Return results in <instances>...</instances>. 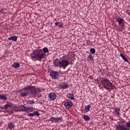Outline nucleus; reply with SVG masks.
I'll use <instances>...</instances> for the list:
<instances>
[{"label":"nucleus","mask_w":130,"mask_h":130,"mask_svg":"<svg viewBox=\"0 0 130 130\" xmlns=\"http://www.w3.org/2000/svg\"><path fill=\"white\" fill-rule=\"evenodd\" d=\"M28 91L29 94H30L32 97H36V95L39 93V89L33 86L25 87L23 88L22 91Z\"/></svg>","instance_id":"obj_1"},{"label":"nucleus","mask_w":130,"mask_h":130,"mask_svg":"<svg viewBox=\"0 0 130 130\" xmlns=\"http://www.w3.org/2000/svg\"><path fill=\"white\" fill-rule=\"evenodd\" d=\"M101 82L104 88L106 90H113L115 88L113 84L108 79H104Z\"/></svg>","instance_id":"obj_2"},{"label":"nucleus","mask_w":130,"mask_h":130,"mask_svg":"<svg viewBox=\"0 0 130 130\" xmlns=\"http://www.w3.org/2000/svg\"><path fill=\"white\" fill-rule=\"evenodd\" d=\"M36 56L37 59H39V60H41L42 58H44L45 57V53L43 52L42 50H38L36 52Z\"/></svg>","instance_id":"obj_3"},{"label":"nucleus","mask_w":130,"mask_h":130,"mask_svg":"<svg viewBox=\"0 0 130 130\" xmlns=\"http://www.w3.org/2000/svg\"><path fill=\"white\" fill-rule=\"evenodd\" d=\"M70 64V62L68 60L63 59L60 62V68L66 69Z\"/></svg>","instance_id":"obj_4"},{"label":"nucleus","mask_w":130,"mask_h":130,"mask_svg":"<svg viewBox=\"0 0 130 130\" xmlns=\"http://www.w3.org/2000/svg\"><path fill=\"white\" fill-rule=\"evenodd\" d=\"M50 76L52 79L57 80L59 77V73L55 71H51L50 74Z\"/></svg>","instance_id":"obj_5"},{"label":"nucleus","mask_w":130,"mask_h":130,"mask_svg":"<svg viewBox=\"0 0 130 130\" xmlns=\"http://www.w3.org/2000/svg\"><path fill=\"white\" fill-rule=\"evenodd\" d=\"M116 130H128V128L125 126V125H116Z\"/></svg>","instance_id":"obj_6"},{"label":"nucleus","mask_w":130,"mask_h":130,"mask_svg":"<svg viewBox=\"0 0 130 130\" xmlns=\"http://www.w3.org/2000/svg\"><path fill=\"white\" fill-rule=\"evenodd\" d=\"M49 98L50 100L53 101L56 98V94L54 92H51L49 94Z\"/></svg>","instance_id":"obj_7"},{"label":"nucleus","mask_w":130,"mask_h":130,"mask_svg":"<svg viewBox=\"0 0 130 130\" xmlns=\"http://www.w3.org/2000/svg\"><path fill=\"white\" fill-rule=\"evenodd\" d=\"M12 106H13V104L8 103L4 106L1 107V109H3V110H5L6 109H8V108H10V107H12Z\"/></svg>","instance_id":"obj_8"},{"label":"nucleus","mask_w":130,"mask_h":130,"mask_svg":"<svg viewBox=\"0 0 130 130\" xmlns=\"http://www.w3.org/2000/svg\"><path fill=\"white\" fill-rule=\"evenodd\" d=\"M20 109L19 110H15V111H16V112H20V111H26V108L27 107H25L23 105H21L19 107Z\"/></svg>","instance_id":"obj_9"},{"label":"nucleus","mask_w":130,"mask_h":130,"mask_svg":"<svg viewBox=\"0 0 130 130\" xmlns=\"http://www.w3.org/2000/svg\"><path fill=\"white\" fill-rule=\"evenodd\" d=\"M67 109H70L73 106V103L71 102H67L64 103Z\"/></svg>","instance_id":"obj_10"},{"label":"nucleus","mask_w":130,"mask_h":130,"mask_svg":"<svg viewBox=\"0 0 130 130\" xmlns=\"http://www.w3.org/2000/svg\"><path fill=\"white\" fill-rule=\"evenodd\" d=\"M116 21L119 23V26H121L123 24V19L121 17H117L116 18Z\"/></svg>","instance_id":"obj_11"},{"label":"nucleus","mask_w":130,"mask_h":130,"mask_svg":"<svg viewBox=\"0 0 130 130\" xmlns=\"http://www.w3.org/2000/svg\"><path fill=\"white\" fill-rule=\"evenodd\" d=\"M60 87L61 89H67L69 88V85H68V83L66 82H63L60 84Z\"/></svg>","instance_id":"obj_12"},{"label":"nucleus","mask_w":130,"mask_h":130,"mask_svg":"<svg viewBox=\"0 0 130 130\" xmlns=\"http://www.w3.org/2000/svg\"><path fill=\"white\" fill-rule=\"evenodd\" d=\"M17 39H18V37L15 36L10 37L8 38V40L14 41V42H17Z\"/></svg>","instance_id":"obj_13"},{"label":"nucleus","mask_w":130,"mask_h":130,"mask_svg":"<svg viewBox=\"0 0 130 130\" xmlns=\"http://www.w3.org/2000/svg\"><path fill=\"white\" fill-rule=\"evenodd\" d=\"M29 94V91H25L22 92L20 94V95L22 97H27Z\"/></svg>","instance_id":"obj_14"},{"label":"nucleus","mask_w":130,"mask_h":130,"mask_svg":"<svg viewBox=\"0 0 130 130\" xmlns=\"http://www.w3.org/2000/svg\"><path fill=\"white\" fill-rule=\"evenodd\" d=\"M35 110V109H34L33 107H26V112H32V111H34Z\"/></svg>","instance_id":"obj_15"},{"label":"nucleus","mask_w":130,"mask_h":130,"mask_svg":"<svg viewBox=\"0 0 130 130\" xmlns=\"http://www.w3.org/2000/svg\"><path fill=\"white\" fill-rule=\"evenodd\" d=\"M0 99L1 100H7L8 99V96L5 94H1Z\"/></svg>","instance_id":"obj_16"},{"label":"nucleus","mask_w":130,"mask_h":130,"mask_svg":"<svg viewBox=\"0 0 130 130\" xmlns=\"http://www.w3.org/2000/svg\"><path fill=\"white\" fill-rule=\"evenodd\" d=\"M67 97L68 98L71 99V100H74V99H75V98H74V94L72 93H68L67 94Z\"/></svg>","instance_id":"obj_17"},{"label":"nucleus","mask_w":130,"mask_h":130,"mask_svg":"<svg viewBox=\"0 0 130 130\" xmlns=\"http://www.w3.org/2000/svg\"><path fill=\"white\" fill-rule=\"evenodd\" d=\"M54 63L56 67H60V61H58V60H54Z\"/></svg>","instance_id":"obj_18"},{"label":"nucleus","mask_w":130,"mask_h":130,"mask_svg":"<svg viewBox=\"0 0 130 130\" xmlns=\"http://www.w3.org/2000/svg\"><path fill=\"white\" fill-rule=\"evenodd\" d=\"M13 68H15V69H18V68H20V63H14L12 64Z\"/></svg>","instance_id":"obj_19"},{"label":"nucleus","mask_w":130,"mask_h":130,"mask_svg":"<svg viewBox=\"0 0 130 130\" xmlns=\"http://www.w3.org/2000/svg\"><path fill=\"white\" fill-rule=\"evenodd\" d=\"M90 108H91L90 105H88L87 106H86L84 109L85 112H88V111H90Z\"/></svg>","instance_id":"obj_20"},{"label":"nucleus","mask_w":130,"mask_h":130,"mask_svg":"<svg viewBox=\"0 0 130 130\" xmlns=\"http://www.w3.org/2000/svg\"><path fill=\"white\" fill-rule=\"evenodd\" d=\"M15 126V125H14V123L13 122H10L8 124V127H9L10 129H12V128H14Z\"/></svg>","instance_id":"obj_21"},{"label":"nucleus","mask_w":130,"mask_h":130,"mask_svg":"<svg viewBox=\"0 0 130 130\" xmlns=\"http://www.w3.org/2000/svg\"><path fill=\"white\" fill-rule=\"evenodd\" d=\"M55 25H56V26H57V27H60V28H61V27H62V22H56L55 23Z\"/></svg>","instance_id":"obj_22"},{"label":"nucleus","mask_w":130,"mask_h":130,"mask_svg":"<svg viewBox=\"0 0 130 130\" xmlns=\"http://www.w3.org/2000/svg\"><path fill=\"white\" fill-rule=\"evenodd\" d=\"M27 103L28 104H35V101L33 100H28L27 101Z\"/></svg>","instance_id":"obj_23"},{"label":"nucleus","mask_w":130,"mask_h":130,"mask_svg":"<svg viewBox=\"0 0 130 130\" xmlns=\"http://www.w3.org/2000/svg\"><path fill=\"white\" fill-rule=\"evenodd\" d=\"M120 56H121L122 58H123V60L128 62L127 58H126L123 54H120Z\"/></svg>","instance_id":"obj_24"},{"label":"nucleus","mask_w":130,"mask_h":130,"mask_svg":"<svg viewBox=\"0 0 130 130\" xmlns=\"http://www.w3.org/2000/svg\"><path fill=\"white\" fill-rule=\"evenodd\" d=\"M83 118L84 119V120L88 121L90 119V117H89L88 115H84Z\"/></svg>","instance_id":"obj_25"},{"label":"nucleus","mask_w":130,"mask_h":130,"mask_svg":"<svg viewBox=\"0 0 130 130\" xmlns=\"http://www.w3.org/2000/svg\"><path fill=\"white\" fill-rule=\"evenodd\" d=\"M52 122H56V119L54 117H52L51 119H50Z\"/></svg>","instance_id":"obj_26"},{"label":"nucleus","mask_w":130,"mask_h":130,"mask_svg":"<svg viewBox=\"0 0 130 130\" xmlns=\"http://www.w3.org/2000/svg\"><path fill=\"white\" fill-rule=\"evenodd\" d=\"M43 51L44 53L48 52V49L47 47H45L43 49Z\"/></svg>","instance_id":"obj_27"},{"label":"nucleus","mask_w":130,"mask_h":130,"mask_svg":"<svg viewBox=\"0 0 130 130\" xmlns=\"http://www.w3.org/2000/svg\"><path fill=\"white\" fill-rule=\"evenodd\" d=\"M87 59L88 60H93V56H92V55H88Z\"/></svg>","instance_id":"obj_28"},{"label":"nucleus","mask_w":130,"mask_h":130,"mask_svg":"<svg viewBox=\"0 0 130 130\" xmlns=\"http://www.w3.org/2000/svg\"><path fill=\"white\" fill-rule=\"evenodd\" d=\"M31 58H36V52L31 54Z\"/></svg>","instance_id":"obj_29"},{"label":"nucleus","mask_w":130,"mask_h":130,"mask_svg":"<svg viewBox=\"0 0 130 130\" xmlns=\"http://www.w3.org/2000/svg\"><path fill=\"white\" fill-rule=\"evenodd\" d=\"M34 115H36V116H39L40 114H39V112L38 111H35L34 112Z\"/></svg>","instance_id":"obj_30"},{"label":"nucleus","mask_w":130,"mask_h":130,"mask_svg":"<svg viewBox=\"0 0 130 130\" xmlns=\"http://www.w3.org/2000/svg\"><path fill=\"white\" fill-rule=\"evenodd\" d=\"M90 52H91V53H92V54H94V53H95V52H96V51L95 50V49L94 48H91L90 50Z\"/></svg>","instance_id":"obj_31"},{"label":"nucleus","mask_w":130,"mask_h":130,"mask_svg":"<svg viewBox=\"0 0 130 130\" xmlns=\"http://www.w3.org/2000/svg\"><path fill=\"white\" fill-rule=\"evenodd\" d=\"M119 110L120 109L119 108H116L115 109V112L118 114V115H119Z\"/></svg>","instance_id":"obj_32"},{"label":"nucleus","mask_w":130,"mask_h":130,"mask_svg":"<svg viewBox=\"0 0 130 130\" xmlns=\"http://www.w3.org/2000/svg\"><path fill=\"white\" fill-rule=\"evenodd\" d=\"M127 127H130V121L126 123V125H125Z\"/></svg>","instance_id":"obj_33"},{"label":"nucleus","mask_w":130,"mask_h":130,"mask_svg":"<svg viewBox=\"0 0 130 130\" xmlns=\"http://www.w3.org/2000/svg\"><path fill=\"white\" fill-rule=\"evenodd\" d=\"M58 120H61V117H57V118H56V121L58 122Z\"/></svg>","instance_id":"obj_34"},{"label":"nucleus","mask_w":130,"mask_h":130,"mask_svg":"<svg viewBox=\"0 0 130 130\" xmlns=\"http://www.w3.org/2000/svg\"><path fill=\"white\" fill-rule=\"evenodd\" d=\"M7 112H9L10 114H13V113H14V111L13 110H10V111H6Z\"/></svg>","instance_id":"obj_35"},{"label":"nucleus","mask_w":130,"mask_h":130,"mask_svg":"<svg viewBox=\"0 0 130 130\" xmlns=\"http://www.w3.org/2000/svg\"><path fill=\"white\" fill-rule=\"evenodd\" d=\"M28 114L29 116H31L32 117L33 116H34V113H28Z\"/></svg>","instance_id":"obj_36"},{"label":"nucleus","mask_w":130,"mask_h":130,"mask_svg":"<svg viewBox=\"0 0 130 130\" xmlns=\"http://www.w3.org/2000/svg\"><path fill=\"white\" fill-rule=\"evenodd\" d=\"M120 122L123 124L125 122V121H121Z\"/></svg>","instance_id":"obj_37"},{"label":"nucleus","mask_w":130,"mask_h":130,"mask_svg":"<svg viewBox=\"0 0 130 130\" xmlns=\"http://www.w3.org/2000/svg\"><path fill=\"white\" fill-rule=\"evenodd\" d=\"M70 63H71V64H73V61H71V62H70Z\"/></svg>","instance_id":"obj_38"}]
</instances>
